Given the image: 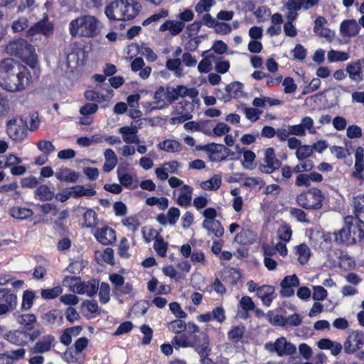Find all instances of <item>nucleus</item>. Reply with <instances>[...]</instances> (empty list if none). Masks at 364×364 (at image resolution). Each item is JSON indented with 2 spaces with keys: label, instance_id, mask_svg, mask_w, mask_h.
<instances>
[{
  "label": "nucleus",
  "instance_id": "obj_64",
  "mask_svg": "<svg viewBox=\"0 0 364 364\" xmlns=\"http://www.w3.org/2000/svg\"><path fill=\"white\" fill-rule=\"evenodd\" d=\"M292 235L291 227L287 224L281 225L278 230L279 238L284 242L290 241Z\"/></svg>",
  "mask_w": 364,
  "mask_h": 364
},
{
  "label": "nucleus",
  "instance_id": "obj_61",
  "mask_svg": "<svg viewBox=\"0 0 364 364\" xmlns=\"http://www.w3.org/2000/svg\"><path fill=\"white\" fill-rule=\"evenodd\" d=\"M242 112L245 114L246 118L252 122L257 121L262 112L255 107H247L242 108Z\"/></svg>",
  "mask_w": 364,
  "mask_h": 364
},
{
  "label": "nucleus",
  "instance_id": "obj_57",
  "mask_svg": "<svg viewBox=\"0 0 364 364\" xmlns=\"http://www.w3.org/2000/svg\"><path fill=\"white\" fill-rule=\"evenodd\" d=\"M168 16V11L165 9H161L159 12L154 14L150 17L145 19L142 25L144 26H148L152 23L158 22L160 19L164 18Z\"/></svg>",
  "mask_w": 364,
  "mask_h": 364
},
{
  "label": "nucleus",
  "instance_id": "obj_33",
  "mask_svg": "<svg viewBox=\"0 0 364 364\" xmlns=\"http://www.w3.org/2000/svg\"><path fill=\"white\" fill-rule=\"evenodd\" d=\"M184 26L183 22L168 20L160 26L159 31L161 32L168 31L171 35L176 36L183 31Z\"/></svg>",
  "mask_w": 364,
  "mask_h": 364
},
{
  "label": "nucleus",
  "instance_id": "obj_2",
  "mask_svg": "<svg viewBox=\"0 0 364 364\" xmlns=\"http://www.w3.org/2000/svg\"><path fill=\"white\" fill-rule=\"evenodd\" d=\"M102 28V23L95 16L86 14L72 20L69 31L72 37L94 38Z\"/></svg>",
  "mask_w": 364,
  "mask_h": 364
},
{
  "label": "nucleus",
  "instance_id": "obj_38",
  "mask_svg": "<svg viewBox=\"0 0 364 364\" xmlns=\"http://www.w3.org/2000/svg\"><path fill=\"white\" fill-rule=\"evenodd\" d=\"M82 331L79 326L66 328L60 336V342L65 346H69L72 343L73 336H77Z\"/></svg>",
  "mask_w": 364,
  "mask_h": 364
},
{
  "label": "nucleus",
  "instance_id": "obj_9",
  "mask_svg": "<svg viewBox=\"0 0 364 364\" xmlns=\"http://www.w3.org/2000/svg\"><path fill=\"white\" fill-rule=\"evenodd\" d=\"M193 110L194 104L193 102L187 100L181 101L176 105L171 114L172 117L170 119V123L176 125L191 119L193 117L192 113Z\"/></svg>",
  "mask_w": 364,
  "mask_h": 364
},
{
  "label": "nucleus",
  "instance_id": "obj_6",
  "mask_svg": "<svg viewBox=\"0 0 364 364\" xmlns=\"http://www.w3.org/2000/svg\"><path fill=\"white\" fill-rule=\"evenodd\" d=\"M364 236L361 225L358 224L356 219L347 217L345 219V226L335 235L337 242L346 245H351L360 241Z\"/></svg>",
  "mask_w": 364,
  "mask_h": 364
},
{
  "label": "nucleus",
  "instance_id": "obj_34",
  "mask_svg": "<svg viewBox=\"0 0 364 364\" xmlns=\"http://www.w3.org/2000/svg\"><path fill=\"white\" fill-rule=\"evenodd\" d=\"M274 289L270 285H263L258 289L257 295L259 297L262 303L269 306L274 299Z\"/></svg>",
  "mask_w": 364,
  "mask_h": 364
},
{
  "label": "nucleus",
  "instance_id": "obj_63",
  "mask_svg": "<svg viewBox=\"0 0 364 364\" xmlns=\"http://www.w3.org/2000/svg\"><path fill=\"white\" fill-rule=\"evenodd\" d=\"M254 15L259 22H264L271 16V11L267 6H262L256 9Z\"/></svg>",
  "mask_w": 364,
  "mask_h": 364
},
{
  "label": "nucleus",
  "instance_id": "obj_50",
  "mask_svg": "<svg viewBox=\"0 0 364 364\" xmlns=\"http://www.w3.org/2000/svg\"><path fill=\"white\" fill-rule=\"evenodd\" d=\"M113 96V90L111 88H109L107 90V95L105 96L100 95L99 93H97L95 91L93 90H87L85 92V97L87 100H92V101H98L100 102L101 100H107L111 98Z\"/></svg>",
  "mask_w": 364,
  "mask_h": 364
},
{
  "label": "nucleus",
  "instance_id": "obj_29",
  "mask_svg": "<svg viewBox=\"0 0 364 364\" xmlns=\"http://www.w3.org/2000/svg\"><path fill=\"white\" fill-rule=\"evenodd\" d=\"M353 176L358 179H363L362 171L364 170V149L361 146L356 148L355 151V165Z\"/></svg>",
  "mask_w": 364,
  "mask_h": 364
},
{
  "label": "nucleus",
  "instance_id": "obj_24",
  "mask_svg": "<svg viewBox=\"0 0 364 364\" xmlns=\"http://www.w3.org/2000/svg\"><path fill=\"white\" fill-rule=\"evenodd\" d=\"M225 90L228 93L227 96L223 97L225 102H228L231 99H242L246 97V94L243 91L242 85L239 82H234L227 85Z\"/></svg>",
  "mask_w": 364,
  "mask_h": 364
},
{
  "label": "nucleus",
  "instance_id": "obj_16",
  "mask_svg": "<svg viewBox=\"0 0 364 364\" xmlns=\"http://www.w3.org/2000/svg\"><path fill=\"white\" fill-rule=\"evenodd\" d=\"M96 240L104 245H111L116 240L115 231L108 227L97 228L91 230Z\"/></svg>",
  "mask_w": 364,
  "mask_h": 364
},
{
  "label": "nucleus",
  "instance_id": "obj_32",
  "mask_svg": "<svg viewBox=\"0 0 364 364\" xmlns=\"http://www.w3.org/2000/svg\"><path fill=\"white\" fill-rule=\"evenodd\" d=\"M202 226L207 230L208 235L213 234L216 237H221L224 235V228L219 220H203Z\"/></svg>",
  "mask_w": 364,
  "mask_h": 364
},
{
  "label": "nucleus",
  "instance_id": "obj_28",
  "mask_svg": "<svg viewBox=\"0 0 364 364\" xmlns=\"http://www.w3.org/2000/svg\"><path fill=\"white\" fill-rule=\"evenodd\" d=\"M55 176L58 181L65 183H75L80 177L79 173L66 167L58 169Z\"/></svg>",
  "mask_w": 364,
  "mask_h": 364
},
{
  "label": "nucleus",
  "instance_id": "obj_56",
  "mask_svg": "<svg viewBox=\"0 0 364 364\" xmlns=\"http://www.w3.org/2000/svg\"><path fill=\"white\" fill-rule=\"evenodd\" d=\"M354 212L358 219L364 214V194L359 195L353 198Z\"/></svg>",
  "mask_w": 364,
  "mask_h": 364
},
{
  "label": "nucleus",
  "instance_id": "obj_19",
  "mask_svg": "<svg viewBox=\"0 0 364 364\" xmlns=\"http://www.w3.org/2000/svg\"><path fill=\"white\" fill-rule=\"evenodd\" d=\"M299 279L296 274L286 276L280 283V294L289 297L294 294V288L299 287Z\"/></svg>",
  "mask_w": 364,
  "mask_h": 364
},
{
  "label": "nucleus",
  "instance_id": "obj_55",
  "mask_svg": "<svg viewBox=\"0 0 364 364\" xmlns=\"http://www.w3.org/2000/svg\"><path fill=\"white\" fill-rule=\"evenodd\" d=\"M210 158L212 161H221L226 157V148L223 145H215L211 149Z\"/></svg>",
  "mask_w": 364,
  "mask_h": 364
},
{
  "label": "nucleus",
  "instance_id": "obj_10",
  "mask_svg": "<svg viewBox=\"0 0 364 364\" xmlns=\"http://www.w3.org/2000/svg\"><path fill=\"white\" fill-rule=\"evenodd\" d=\"M264 349L269 353H276L279 356L290 355L295 353L296 346L288 341L286 338H278L275 342H268Z\"/></svg>",
  "mask_w": 364,
  "mask_h": 364
},
{
  "label": "nucleus",
  "instance_id": "obj_7",
  "mask_svg": "<svg viewBox=\"0 0 364 364\" xmlns=\"http://www.w3.org/2000/svg\"><path fill=\"white\" fill-rule=\"evenodd\" d=\"M324 196L321 190L312 188L296 197L297 204L306 210H318L322 207Z\"/></svg>",
  "mask_w": 364,
  "mask_h": 364
},
{
  "label": "nucleus",
  "instance_id": "obj_43",
  "mask_svg": "<svg viewBox=\"0 0 364 364\" xmlns=\"http://www.w3.org/2000/svg\"><path fill=\"white\" fill-rule=\"evenodd\" d=\"M166 67L168 70L174 72L176 77H181L183 75L181 60L179 58L168 59L166 61Z\"/></svg>",
  "mask_w": 364,
  "mask_h": 364
},
{
  "label": "nucleus",
  "instance_id": "obj_36",
  "mask_svg": "<svg viewBox=\"0 0 364 364\" xmlns=\"http://www.w3.org/2000/svg\"><path fill=\"white\" fill-rule=\"evenodd\" d=\"M294 250L298 262L301 264H305L308 262L311 255V250L308 245L304 243L300 244L294 247Z\"/></svg>",
  "mask_w": 364,
  "mask_h": 364
},
{
  "label": "nucleus",
  "instance_id": "obj_26",
  "mask_svg": "<svg viewBox=\"0 0 364 364\" xmlns=\"http://www.w3.org/2000/svg\"><path fill=\"white\" fill-rule=\"evenodd\" d=\"M256 240V234L247 227H242L240 231L234 237V241L242 245L252 244Z\"/></svg>",
  "mask_w": 364,
  "mask_h": 364
},
{
  "label": "nucleus",
  "instance_id": "obj_37",
  "mask_svg": "<svg viewBox=\"0 0 364 364\" xmlns=\"http://www.w3.org/2000/svg\"><path fill=\"white\" fill-rule=\"evenodd\" d=\"M222 184L220 176L215 174L210 179L200 183V187L205 191H217Z\"/></svg>",
  "mask_w": 364,
  "mask_h": 364
},
{
  "label": "nucleus",
  "instance_id": "obj_48",
  "mask_svg": "<svg viewBox=\"0 0 364 364\" xmlns=\"http://www.w3.org/2000/svg\"><path fill=\"white\" fill-rule=\"evenodd\" d=\"M196 350L200 357L208 356L211 352L210 340L208 336L205 335L203 340L196 345Z\"/></svg>",
  "mask_w": 364,
  "mask_h": 364
},
{
  "label": "nucleus",
  "instance_id": "obj_27",
  "mask_svg": "<svg viewBox=\"0 0 364 364\" xmlns=\"http://www.w3.org/2000/svg\"><path fill=\"white\" fill-rule=\"evenodd\" d=\"M53 25L48 19L42 20L36 23L28 31V35L33 36L37 33H41L44 36H50L53 33Z\"/></svg>",
  "mask_w": 364,
  "mask_h": 364
},
{
  "label": "nucleus",
  "instance_id": "obj_58",
  "mask_svg": "<svg viewBox=\"0 0 364 364\" xmlns=\"http://www.w3.org/2000/svg\"><path fill=\"white\" fill-rule=\"evenodd\" d=\"M244 332H245L244 326H234L232 328V329L228 333V338L234 343H237L242 339Z\"/></svg>",
  "mask_w": 364,
  "mask_h": 364
},
{
  "label": "nucleus",
  "instance_id": "obj_35",
  "mask_svg": "<svg viewBox=\"0 0 364 364\" xmlns=\"http://www.w3.org/2000/svg\"><path fill=\"white\" fill-rule=\"evenodd\" d=\"M104 157L105 161L103 165V171L107 173L110 172L117 164V155L112 149H107L104 151Z\"/></svg>",
  "mask_w": 364,
  "mask_h": 364
},
{
  "label": "nucleus",
  "instance_id": "obj_14",
  "mask_svg": "<svg viewBox=\"0 0 364 364\" xmlns=\"http://www.w3.org/2000/svg\"><path fill=\"white\" fill-rule=\"evenodd\" d=\"M38 341L31 348L30 352L34 354H43L51 350L55 346V337L51 334H41Z\"/></svg>",
  "mask_w": 364,
  "mask_h": 364
},
{
  "label": "nucleus",
  "instance_id": "obj_5",
  "mask_svg": "<svg viewBox=\"0 0 364 364\" xmlns=\"http://www.w3.org/2000/svg\"><path fill=\"white\" fill-rule=\"evenodd\" d=\"M7 53L18 56L28 66L36 68L38 65L37 56L33 47L22 38L10 42L6 47Z\"/></svg>",
  "mask_w": 364,
  "mask_h": 364
},
{
  "label": "nucleus",
  "instance_id": "obj_1",
  "mask_svg": "<svg viewBox=\"0 0 364 364\" xmlns=\"http://www.w3.org/2000/svg\"><path fill=\"white\" fill-rule=\"evenodd\" d=\"M31 74L26 66L12 59L0 62V87L9 92L21 91L31 82Z\"/></svg>",
  "mask_w": 364,
  "mask_h": 364
},
{
  "label": "nucleus",
  "instance_id": "obj_18",
  "mask_svg": "<svg viewBox=\"0 0 364 364\" xmlns=\"http://www.w3.org/2000/svg\"><path fill=\"white\" fill-rule=\"evenodd\" d=\"M292 129L295 133V136H304L306 133L315 134L317 132L314 126V119L309 116L303 117L299 124L293 125Z\"/></svg>",
  "mask_w": 364,
  "mask_h": 364
},
{
  "label": "nucleus",
  "instance_id": "obj_42",
  "mask_svg": "<svg viewBox=\"0 0 364 364\" xmlns=\"http://www.w3.org/2000/svg\"><path fill=\"white\" fill-rule=\"evenodd\" d=\"M350 78L355 82L363 80L362 70L359 62L348 65L346 68Z\"/></svg>",
  "mask_w": 364,
  "mask_h": 364
},
{
  "label": "nucleus",
  "instance_id": "obj_45",
  "mask_svg": "<svg viewBox=\"0 0 364 364\" xmlns=\"http://www.w3.org/2000/svg\"><path fill=\"white\" fill-rule=\"evenodd\" d=\"M10 214L14 218L24 220L30 218L33 215V211L28 208L16 206L10 210Z\"/></svg>",
  "mask_w": 364,
  "mask_h": 364
},
{
  "label": "nucleus",
  "instance_id": "obj_40",
  "mask_svg": "<svg viewBox=\"0 0 364 364\" xmlns=\"http://www.w3.org/2000/svg\"><path fill=\"white\" fill-rule=\"evenodd\" d=\"M159 149L170 152L174 153L181 150L182 145L180 142L174 139H166L158 144Z\"/></svg>",
  "mask_w": 364,
  "mask_h": 364
},
{
  "label": "nucleus",
  "instance_id": "obj_52",
  "mask_svg": "<svg viewBox=\"0 0 364 364\" xmlns=\"http://www.w3.org/2000/svg\"><path fill=\"white\" fill-rule=\"evenodd\" d=\"M122 223L131 232H135L140 226V223L136 215H132L124 218L122 220Z\"/></svg>",
  "mask_w": 364,
  "mask_h": 364
},
{
  "label": "nucleus",
  "instance_id": "obj_39",
  "mask_svg": "<svg viewBox=\"0 0 364 364\" xmlns=\"http://www.w3.org/2000/svg\"><path fill=\"white\" fill-rule=\"evenodd\" d=\"M73 198L81 196L91 197L96 193V191L90 186H75L70 187Z\"/></svg>",
  "mask_w": 364,
  "mask_h": 364
},
{
  "label": "nucleus",
  "instance_id": "obj_21",
  "mask_svg": "<svg viewBox=\"0 0 364 364\" xmlns=\"http://www.w3.org/2000/svg\"><path fill=\"white\" fill-rule=\"evenodd\" d=\"M323 178L318 172H311L309 173L298 174L295 179V186L297 187H309L311 183H321Z\"/></svg>",
  "mask_w": 364,
  "mask_h": 364
},
{
  "label": "nucleus",
  "instance_id": "obj_17",
  "mask_svg": "<svg viewBox=\"0 0 364 364\" xmlns=\"http://www.w3.org/2000/svg\"><path fill=\"white\" fill-rule=\"evenodd\" d=\"M117 178L120 184L130 189H134L137 186L136 176L128 173L127 166L120 164L117 170Z\"/></svg>",
  "mask_w": 364,
  "mask_h": 364
},
{
  "label": "nucleus",
  "instance_id": "obj_44",
  "mask_svg": "<svg viewBox=\"0 0 364 364\" xmlns=\"http://www.w3.org/2000/svg\"><path fill=\"white\" fill-rule=\"evenodd\" d=\"M17 322L27 330H30L36 322V317L33 314H21L17 317Z\"/></svg>",
  "mask_w": 364,
  "mask_h": 364
},
{
  "label": "nucleus",
  "instance_id": "obj_59",
  "mask_svg": "<svg viewBox=\"0 0 364 364\" xmlns=\"http://www.w3.org/2000/svg\"><path fill=\"white\" fill-rule=\"evenodd\" d=\"M154 248L160 257H164L166 255L168 243L166 242L161 237H156L154 243Z\"/></svg>",
  "mask_w": 364,
  "mask_h": 364
},
{
  "label": "nucleus",
  "instance_id": "obj_3",
  "mask_svg": "<svg viewBox=\"0 0 364 364\" xmlns=\"http://www.w3.org/2000/svg\"><path fill=\"white\" fill-rule=\"evenodd\" d=\"M197 92L195 89H189L184 85L174 87H159L154 92V104L157 109H162L173 102L186 96H194Z\"/></svg>",
  "mask_w": 364,
  "mask_h": 364
},
{
  "label": "nucleus",
  "instance_id": "obj_46",
  "mask_svg": "<svg viewBox=\"0 0 364 364\" xmlns=\"http://www.w3.org/2000/svg\"><path fill=\"white\" fill-rule=\"evenodd\" d=\"M215 4V0H199L195 6V11L198 14L208 13Z\"/></svg>",
  "mask_w": 364,
  "mask_h": 364
},
{
  "label": "nucleus",
  "instance_id": "obj_60",
  "mask_svg": "<svg viewBox=\"0 0 364 364\" xmlns=\"http://www.w3.org/2000/svg\"><path fill=\"white\" fill-rule=\"evenodd\" d=\"M100 301L106 304L110 299V287L107 283L102 282L98 286Z\"/></svg>",
  "mask_w": 364,
  "mask_h": 364
},
{
  "label": "nucleus",
  "instance_id": "obj_49",
  "mask_svg": "<svg viewBox=\"0 0 364 364\" xmlns=\"http://www.w3.org/2000/svg\"><path fill=\"white\" fill-rule=\"evenodd\" d=\"M95 258L98 263L105 262L107 264H112L114 259L113 250L111 248H106L104 251H96Z\"/></svg>",
  "mask_w": 364,
  "mask_h": 364
},
{
  "label": "nucleus",
  "instance_id": "obj_12",
  "mask_svg": "<svg viewBox=\"0 0 364 364\" xmlns=\"http://www.w3.org/2000/svg\"><path fill=\"white\" fill-rule=\"evenodd\" d=\"M6 132L14 141H21L26 136V124L20 117H14L6 123Z\"/></svg>",
  "mask_w": 364,
  "mask_h": 364
},
{
  "label": "nucleus",
  "instance_id": "obj_20",
  "mask_svg": "<svg viewBox=\"0 0 364 364\" xmlns=\"http://www.w3.org/2000/svg\"><path fill=\"white\" fill-rule=\"evenodd\" d=\"M193 188L188 185H183L179 189L175 191L176 202L181 207L187 208L191 205Z\"/></svg>",
  "mask_w": 364,
  "mask_h": 364
},
{
  "label": "nucleus",
  "instance_id": "obj_54",
  "mask_svg": "<svg viewBox=\"0 0 364 364\" xmlns=\"http://www.w3.org/2000/svg\"><path fill=\"white\" fill-rule=\"evenodd\" d=\"M63 293V288L57 286L50 289H44L41 291V295L44 299H53Z\"/></svg>",
  "mask_w": 364,
  "mask_h": 364
},
{
  "label": "nucleus",
  "instance_id": "obj_11",
  "mask_svg": "<svg viewBox=\"0 0 364 364\" xmlns=\"http://www.w3.org/2000/svg\"><path fill=\"white\" fill-rule=\"evenodd\" d=\"M66 65L70 72H73L85 63V54L82 49L73 44L65 51Z\"/></svg>",
  "mask_w": 364,
  "mask_h": 364
},
{
  "label": "nucleus",
  "instance_id": "obj_13",
  "mask_svg": "<svg viewBox=\"0 0 364 364\" xmlns=\"http://www.w3.org/2000/svg\"><path fill=\"white\" fill-rule=\"evenodd\" d=\"M363 344L364 333L359 331H353L349 333L344 342V351L348 354L355 353Z\"/></svg>",
  "mask_w": 364,
  "mask_h": 364
},
{
  "label": "nucleus",
  "instance_id": "obj_4",
  "mask_svg": "<svg viewBox=\"0 0 364 364\" xmlns=\"http://www.w3.org/2000/svg\"><path fill=\"white\" fill-rule=\"evenodd\" d=\"M141 6L134 0H117L105 8V14L109 20L127 21L134 18Z\"/></svg>",
  "mask_w": 364,
  "mask_h": 364
},
{
  "label": "nucleus",
  "instance_id": "obj_31",
  "mask_svg": "<svg viewBox=\"0 0 364 364\" xmlns=\"http://www.w3.org/2000/svg\"><path fill=\"white\" fill-rule=\"evenodd\" d=\"M17 298L11 293H8L0 301V316L12 311L16 307Z\"/></svg>",
  "mask_w": 364,
  "mask_h": 364
},
{
  "label": "nucleus",
  "instance_id": "obj_8",
  "mask_svg": "<svg viewBox=\"0 0 364 364\" xmlns=\"http://www.w3.org/2000/svg\"><path fill=\"white\" fill-rule=\"evenodd\" d=\"M43 333V328H38L29 333L23 330H13L7 332L4 338L11 344L24 346L29 342H33Z\"/></svg>",
  "mask_w": 364,
  "mask_h": 364
},
{
  "label": "nucleus",
  "instance_id": "obj_51",
  "mask_svg": "<svg viewBox=\"0 0 364 364\" xmlns=\"http://www.w3.org/2000/svg\"><path fill=\"white\" fill-rule=\"evenodd\" d=\"M36 195L41 200H50L54 196V193L46 185H41L36 190Z\"/></svg>",
  "mask_w": 364,
  "mask_h": 364
},
{
  "label": "nucleus",
  "instance_id": "obj_25",
  "mask_svg": "<svg viewBox=\"0 0 364 364\" xmlns=\"http://www.w3.org/2000/svg\"><path fill=\"white\" fill-rule=\"evenodd\" d=\"M326 23V20L322 16L318 17L314 22V32L323 38H325L327 41H331L334 38V32L331 30L325 28L324 26Z\"/></svg>",
  "mask_w": 364,
  "mask_h": 364
},
{
  "label": "nucleus",
  "instance_id": "obj_47",
  "mask_svg": "<svg viewBox=\"0 0 364 364\" xmlns=\"http://www.w3.org/2000/svg\"><path fill=\"white\" fill-rule=\"evenodd\" d=\"M327 58L328 62H343L349 59V54L346 52L331 50L328 52Z\"/></svg>",
  "mask_w": 364,
  "mask_h": 364
},
{
  "label": "nucleus",
  "instance_id": "obj_30",
  "mask_svg": "<svg viewBox=\"0 0 364 364\" xmlns=\"http://www.w3.org/2000/svg\"><path fill=\"white\" fill-rule=\"evenodd\" d=\"M317 346L321 350H329L333 356L341 353L343 346L341 343L329 338H322L317 342Z\"/></svg>",
  "mask_w": 364,
  "mask_h": 364
},
{
  "label": "nucleus",
  "instance_id": "obj_23",
  "mask_svg": "<svg viewBox=\"0 0 364 364\" xmlns=\"http://www.w3.org/2000/svg\"><path fill=\"white\" fill-rule=\"evenodd\" d=\"M118 132L122 135L124 143L138 144L140 141L138 136V129L136 126H124L118 129Z\"/></svg>",
  "mask_w": 364,
  "mask_h": 364
},
{
  "label": "nucleus",
  "instance_id": "obj_62",
  "mask_svg": "<svg viewBox=\"0 0 364 364\" xmlns=\"http://www.w3.org/2000/svg\"><path fill=\"white\" fill-rule=\"evenodd\" d=\"M84 355H78L71 350L66 351L64 359L68 364H82Z\"/></svg>",
  "mask_w": 364,
  "mask_h": 364
},
{
  "label": "nucleus",
  "instance_id": "obj_22",
  "mask_svg": "<svg viewBox=\"0 0 364 364\" xmlns=\"http://www.w3.org/2000/svg\"><path fill=\"white\" fill-rule=\"evenodd\" d=\"M339 31L342 37L351 38L359 33L360 26L355 19L344 20L340 25Z\"/></svg>",
  "mask_w": 364,
  "mask_h": 364
},
{
  "label": "nucleus",
  "instance_id": "obj_53",
  "mask_svg": "<svg viewBox=\"0 0 364 364\" xmlns=\"http://www.w3.org/2000/svg\"><path fill=\"white\" fill-rule=\"evenodd\" d=\"M338 264L341 268L345 270H349L355 267V262L354 259L349 255L341 253L338 256Z\"/></svg>",
  "mask_w": 364,
  "mask_h": 364
},
{
  "label": "nucleus",
  "instance_id": "obj_41",
  "mask_svg": "<svg viewBox=\"0 0 364 364\" xmlns=\"http://www.w3.org/2000/svg\"><path fill=\"white\" fill-rule=\"evenodd\" d=\"M97 213L92 209H87L83 214V226L92 229L97 228Z\"/></svg>",
  "mask_w": 364,
  "mask_h": 364
},
{
  "label": "nucleus",
  "instance_id": "obj_15",
  "mask_svg": "<svg viewBox=\"0 0 364 364\" xmlns=\"http://www.w3.org/2000/svg\"><path fill=\"white\" fill-rule=\"evenodd\" d=\"M280 166V161L275 156L273 148H268L264 151L263 163L259 166V170L264 173H272Z\"/></svg>",
  "mask_w": 364,
  "mask_h": 364
}]
</instances>
